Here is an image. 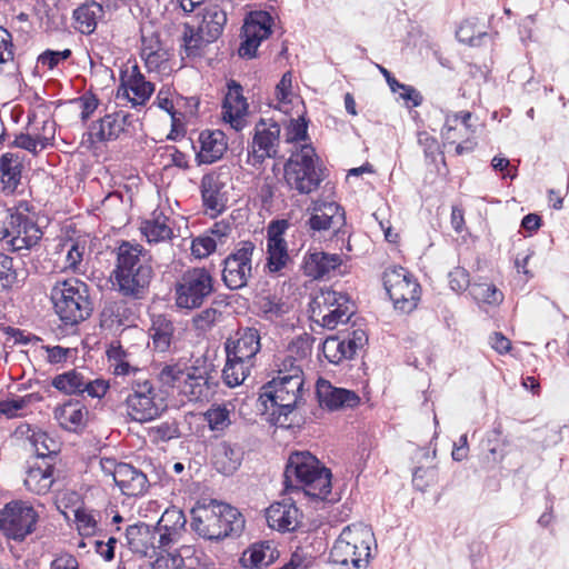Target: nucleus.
<instances>
[{
    "label": "nucleus",
    "mask_w": 569,
    "mask_h": 569,
    "mask_svg": "<svg viewBox=\"0 0 569 569\" xmlns=\"http://www.w3.org/2000/svg\"><path fill=\"white\" fill-rule=\"evenodd\" d=\"M303 385V372L299 368H293L291 375L273 378L261 387L257 411L271 426L289 428V415L302 400Z\"/></svg>",
    "instance_id": "f257e3e1"
},
{
    "label": "nucleus",
    "mask_w": 569,
    "mask_h": 569,
    "mask_svg": "<svg viewBox=\"0 0 569 569\" xmlns=\"http://www.w3.org/2000/svg\"><path fill=\"white\" fill-rule=\"evenodd\" d=\"M330 469L309 451H292L283 471L286 492H300L316 500H326L331 492Z\"/></svg>",
    "instance_id": "f03ea898"
},
{
    "label": "nucleus",
    "mask_w": 569,
    "mask_h": 569,
    "mask_svg": "<svg viewBox=\"0 0 569 569\" xmlns=\"http://www.w3.org/2000/svg\"><path fill=\"white\" fill-rule=\"evenodd\" d=\"M244 526L246 519L237 508L216 499L198 501L191 509L190 527L206 540L237 538L244 530Z\"/></svg>",
    "instance_id": "7ed1b4c3"
},
{
    "label": "nucleus",
    "mask_w": 569,
    "mask_h": 569,
    "mask_svg": "<svg viewBox=\"0 0 569 569\" xmlns=\"http://www.w3.org/2000/svg\"><path fill=\"white\" fill-rule=\"evenodd\" d=\"M29 203L19 201L14 207L0 204V241H6L9 251L30 250L42 238V231L27 214Z\"/></svg>",
    "instance_id": "20e7f679"
},
{
    "label": "nucleus",
    "mask_w": 569,
    "mask_h": 569,
    "mask_svg": "<svg viewBox=\"0 0 569 569\" xmlns=\"http://www.w3.org/2000/svg\"><path fill=\"white\" fill-rule=\"evenodd\" d=\"M320 159L311 144H303L292 152L284 164V179L291 189L308 194L319 188L323 180Z\"/></svg>",
    "instance_id": "39448f33"
},
{
    "label": "nucleus",
    "mask_w": 569,
    "mask_h": 569,
    "mask_svg": "<svg viewBox=\"0 0 569 569\" xmlns=\"http://www.w3.org/2000/svg\"><path fill=\"white\" fill-rule=\"evenodd\" d=\"M143 247L122 240L116 248L117 263L112 271L118 284H150L153 270L146 259Z\"/></svg>",
    "instance_id": "423d86ee"
},
{
    "label": "nucleus",
    "mask_w": 569,
    "mask_h": 569,
    "mask_svg": "<svg viewBox=\"0 0 569 569\" xmlns=\"http://www.w3.org/2000/svg\"><path fill=\"white\" fill-rule=\"evenodd\" d=\"M371 536L365 529H351L347 526L335 541L329 558L333 563L347 566L349 561L356 569H365L370 557L367 537Z\"/></svg>",
    "instance_id": "0eeeda50"
},
{
    "label": "nucleus",
    "mask_w": 569,
    "mask_h": 569,
    "mask_svg": "<svg viewBox=\"0 0 569 569\" xmlns=\"http://www.w3.org/2000/svg\"><path fill=\"white\" fill-rule=\"evenodd\" d=\"M116 289L122 297L119 300H110L104 303V307L100 315L101 327L112 330L114 326H133L137 316L136 303L130 302L131 300L144 299L148 293L149 287H111Z\"/></svg>",
    "instance_id": "6e6552de"
},
{
    "label": "nucleus",
    "mask_w": 569,
    "mask_h": 569,
    "mask_svg": "<svg viewBox=\"0 0 569 569\" xmlns=\"http://www.w3.org/2000/svg\"><path fill=\"white\" fill-rule=\"evenodd\" d=\"M138 118L124 110H118L104 114L102 118L89 124L87 141L90 146L116 141L123 137H132L136 133Z\"/></svg>",
    "instance_id": "1a4fd4ad"
},
{
    "label": "nucleus",
    "mask_w": 569,
    "mask_h": 569,
    "mask_svg": "<svg viewBox=\"0 0 569 569\" xmlns=\"http://www.w3.org/2000/svg\"><path fill=\"white\" fill-rule=\"evenodd\" d=\"M38 517L34 508L28 502L10 501L0 509V530L8 538L22 541L34 531Z\"/></svg>",
    "instance_id": "9d476101"
},
{
    "label": "nucleus",
    "mask_w": 569,
    "mask_h": 569,
    "mask_svg": "<svg viewBox=\"0 0 569 569\" xmlns=\"http://www.w3.org/2000/svg\"><path fill=\"white\" fill-rule=\"evenodd\" d=\"M89 287H63L61 297L54 300V309L64 326H77L89 318L93 311V302L89 298Z\"/></svg>",
    "instance_id": "9b49d317"
},
{
    "label": "nucleus",
    "mask_w": 569,
    "mask_h": 569,
    "mask_svg": "<svg viewBox=\"0 0 569 569\" xmlns=\"http://www.w3.org/2000/svg\"><path fill=\"white\" fill-rule=\"evenodd\" d=\"M184 369L187 378L181 387V392L193 401L209 400L218 386L211 376V372L214 371V365L203 355L197 357L192 365Z\"/></svg>",
    "instance_id": "f8f14e48"
},
{
    "label": "nucleus",
    "mask_w": 569,
    "mask_h": 569,
    "mask_svg": "<svg viewBox=\"0 0 569 569\" xmlns=\"http://www.w3.org/2000/svg\"><path fill=\"white\" fill-rule=\"evenodd\" d=\"M128 415L138 422L156 419L166 409L162 398H158L150 381L138 382L126 398Z\"/></svg>",
    "instance_id": "ddd939ff"
},
{
    "label": "nucleus",
    "mask_w": 569,
    "mask_h": 569,
    "mask_svg": "<svg viewBox=\"0 0 569 569\" xmlns=\"http://www.w3.org/2000/svg\"><path fill=\"white\" fill-rule=\"evenodd\" d=\"M247 98L243 96V87L236 80L227 81L221 116L226 123H229L234 131H241L247 126Z\"/></svg>",
    "instance_id": "4468645a"
},
{
    "label": "nucleus",
    "mask_w": 569,
    "mask_h": 569,
    "mask_svg": "<svg viewBox=\"0 0 569 569\" xmlns=\"http://www.w3.org/2000/svg\"><path fill=\"white\" fill-rule=\"evenodd\" d=\"M313 231H328L333 229V236L339 238L346 236L342 227L346 224L343 208L337 202L317 201L312 207V213L307 221Z\"/></svg>",
    "instance_id": "2eb2a0df"
},
{
    "label": "nucleus",
    "mask_w": 569,
    "mask_h": 569,
    "mask_svg": "<svg viewBox=\"0 0 569 569\" xmlns=\"http://www.w3.org/2000/svg\"><path fill=\"white\" fill-rule=\"evenodd\" d=\"M254 129V136L251 141L253 166L262 163L264 159L273 158L277 154L280 126L272 120L260 119Z\"/></svg>",
    "instance_id": "dca6fc26"
},
{
    "label": "nucleus",
    "mask_w": 569,
    "mask_h": 569,
    "mask_svg": "<svg viewBox=\"0 0 569 569\" xmlns=\"http://www.w3.org/2000/svg\"><path fill=\"white\" fill-rule=\"evenodd\" d=\"M316 397L319 405L329 411L353 409L360 403V397L356 391L335 387L325 378H319L316 382Z\"/></svg>",
    "instance_id": "f3484780"
},
{
    "label": "nucleus",
    "mask_w": 569,
    "mask_h": 569,
    "mask_svg": "<svg viewBox=\"0 0 569 569\" xmlns=\"http://www.w3.org/2000/svg\"><path fill=\"white\" fill-rule=\"evenodd\" d=\"M104 463L113 467L112 477L121 492L128 497H138L147 492L149 481L141 470L127 462L106 459Z\"/></svg>",
    "instance_id": "a211bd4d"
},
{
    "label": "nucleus",
    "mask_w": 569,
    "mask_h": 569,
    "mask_svg": "<svg viewBox=\"0 0 569 569\" xmlns=\"http://www.w3.org/2000/svg\"><path fill=\"white\" fill-rule=\"evenodd\" d=\"M342 259L338 253L316 251L305 257L303 272L315 280L327 281L331 276L341 274Z\"/></svg>",
    "instance_id": "6ab92c4d"
},
{
    "label": "nucleus",
    "mask_w": 569,
    "mask_h": 569,
    "mask_svg": "<svg viewBox=\"0 0 569 569\" xmlns=\"http://www.w3.org/2000/svg\"><path fill=\"white\" fill-rule=\"evenodd\" d=\"M226 183L217 172L206 173L201 179L200 191L206 213L217 217L226 209Z\"/></svg>",
    "instance_id": "aec40b11"
},
{
    "label": "nucleus",
    "mask_w": 569,
    "mask_h": 569,
    "mask_svg": "<svg viewBox=\"0 0 569 569\" xmlns=\"http://www.w3.org/2000/svg\"><path fill=\"white\" fill-rule=\"evenodd\" d=\"M120 81L118 96L120 90L123 89V94L128 97L132 106L144 104L154 90L153 83L146 80L138 66H132L130 70L121 71Z\"/></svg>",
    "instance_id": "412c9836"
},
{
    "label": "nucleus",
    "mask_w": 569,
    "mask_h": 569,
    "mask_svg": "<svg viewBox=\"0 0 569 569\" xmlns=\"http://www.w3.org/2000/svg\"><path fill=\"white\" fill-rule=\"evenodd\" d=\"M157 535L158 528L144 522L129 526L126 530L129 549L140 557H153L157 553Z\"/></svg>",
    "instance_id": "4be33fe9"
},
{
    "label": "nucleus",
    "mask_w": 569,
    "mask_h": 569,
    "mask_svg": "<svg viewBox=\"0 0 569 569\" xmlns=\"http://www.w3.org/2000/svg\"><path fill=\"white\" fill-rule=\"evenodd\" d=\"M192 22L200 33L208 37V40L216 41L223 31L227 23V13L218 4H206L194 16Z\"/></svg>",
    "instance_id": "5701e85b"
},
{
    "label": "nucleus",
    "mask_w": 569,
    "mask_h": 569,
    "mask_svg": "<svg viewBox=\"0 0 569 569\" xmlns=\"http://www.w3.org/2000/svg\"><path fill=\"white\" fill-rule=\"evenodd\" d=\"M23 159L20 152H6L0 157V181L6 194L14 193L20 184Z\"/></svg>",
    "instance_id": "b1692460"
},
{
    "label": "nucleus",
    "mask_w": 569,
    "mask_h": 569,
    "mask_svg": "<svg viewBox=\"0 0 569 569\" xmlns=\"http://www.w3.org/2000/svg\"><path fill=\"white\" fill-rule=\"evenodd\" d=\"M200 150L197 152L199 163H213L220 160L227 150L226 134L221 130H203L199 134Z\"/></svg>",
    "instance_id": "393cba45"
},
{
    "label": "nucleus",
    "mask_w": 569,
    "mask_h": 569,
    "mask_svg": "<svg viewBox=\"0 0 569 569\" xmlns=\"http://www.w3.org/2000/svg\"><path fill=\"white\" fill-rule=\"evenodd\" d=\"M299 509L295 503L276 502L266 510V520L270 528L282 532L297 529Z\"/></svg>",
    "instance_id": "a878e982"
},
{
    "label": "nucleus",
    "mask_w": 569,
    "mask_h": 569,
    "mask_svg": "<svg viewBox=\"0 0 569 569\" xmlns=\"http://www.w3.org/2000/svg\"><path fill=\"white\" fill-rule=\"evenodd\" d=\"M244 452L237 443L221 442L213 455V465L218 472L224 476L233 475L243 460Z\"/></svg>",
    "instance_id": "bb28decb"
},
{
    "label": "nucleus",
    "mask_w": 569,
    "mask_h": 569,
    "mask_svg": "<svg viewBox=\"0 0 569 569\" xmlns=\"http://www.w3.org/2000/svg\"><path fill=\"white\" fill-rule=\"evenodd\" d=\"M104 16V9L101 3L88 1L77 7L72 12L74 29L86 36L92 34L98 21Z\"/></svg>",
    "instance_id": "cd10ccee"
},
{
    "label": "nucleus",
    "mask_w": 569,
    "mask_h": 569,
    "mask_svg": "<svg viewBox=\"0 0 569 569\" xmlns=\"http://www.w3.org/2000/svg\"><path fill=\"white\" fill-rule=\"evenodd\" d=\"M53 415L61 428L76 432L84 428V417L88 415V410L80 401L69 400L57 407Z\"/></svg>",
    "instance_id": "c85d7f7f"
},
{
    "label": "nucleus",
    "mask_w": 569,
    "mask_h": 569,
    "mask_svg": "<svg viewBox=\"0 0 569 569\" xmlns=\"http://www.w3.org/2000/svg\"><path fill=\"white\" fill-rule=\"evenodd\" d=\"M246 270L249 271V248H241L224 259L222 280L224 284H247Z\"/></svg>",
    "instance_id": "c756f323"
},
{
    "label": "nucleus",
    "mask_w": 569,
    "mask_h": 569,
    "mask_svg": "<svg viewBox=\"0 0 569 569\" xmlns=\"http://www.w3.org/2000/svg\"><path fill=\"white\" fill-rule=\"evenodd\" d=\"M273 26L270 12L251 9V59L257 57L260 43L271 36Z\"/></svg>",
    "instance_id": "7c9ffc66"
},
{
    "label": "nucleus",
    "mask_w": 569,
    "mask_h": 569,
    "mask_svg": "<svg viewBox=\"0 0 569 569\" xmlns=\"http://www.w3.org/2000/svg\"><path fill=\"white\" fill-rule=\"evenodd\" d=\"M329 343H337L336 349L340 353V358L352 359L357 353V350L363 348L368 343V336L362 329H353L341 340H339L338 337H328L323 341V348Z\"/></svg>",
    "instance_id": "2f4dec72"
},
{
    "label": "nucleus",
    "mask_w": 569,
    "mask_h": 569,
    "mask_svg": "<svg viewBox=\"0 0 569 569\" xmlns=\"http://www.w3.org/2000/svg\"><path fill=\"white\" fill-rule=\"evenodd\" d=\"M173 331V323L166 316L159 315L153 317L149 329L153 349L160 352L167 351L171 345Z\"/></svg>",
    "instance_id": "473e14b6"
},
{
    "label": "nucleus",
    "mask_w": 569,
    "mask_h": 569,
    "mask_svg": "<svg viewBox=\"0 0 569 569\" xmlns=\"http://www.w3.org/2000/svg\"><path fill=\"white\" fill-rule=\"evenodd\" d=\"M291 309V305L276 295H267L257 297L254 300V309L252 312L261 315L267 320H273L287 315Z\"/></svg>",
    "instance_id": "72a5a7b5"
},
{
    "label": "nucleus",
    "mask_w": 569,
    "mask_h": 569,
    "mask_svg": "<svg viewBox=\"0 0 569 569\" xmlns=\"http://www.w3.org/2000/svg\"><path fill=\"white\" fill-rule=\"evenodd\" d=\"M279 556L280 552L272 540L251 543V569L267 568L274 563Z\"/></svg>",
    "instance_id": "f704fd0d"
},
{
    "label": "nucleus",
    "mask_w": 569,
    "mask_h": 569,
    "mask_svg": "<svg viewBox=\"0 0 569 569\" xmlns=\"http://www.w3.org/2000/svg\"><path fill=\"white\" fill-rule=\"evenodd\" d=\"M213 290L214 287H176V303L179 308H198Z\"/></svg>",
    "instance_id": "c9c22d12"
},
{
    "label": "nucleus",
    "mask_w": 569,
    "mask_h": 569,
    "mask_svg": "<svg viewBox=\"0 0 569 569\" xmlns=\"http://www.w3.org/2000/svg\"><path fill=\"white\" fill-rule=\"evenodd\" d=\"M141 42L140 56L149 68H158L167 60V51L162 48L159 36H142Z\"/></svg>",
    "instance_id": "e433bc0d"
},
{
    "label": "nucleus",
    "mask_w": 569,
    "mask_h": 569,
    "mask_svg": "<svg viewBox=\"0 0 569 569\" xmlns=\"http://www.w3.org/2000/svg\"><path fill=\"white\" fill-rule=\"evenodd\" d=\"M183 28L182 39L186 56L189 58L200 57L203 49L213 41L208 40L207 36L200 33L193 23L186 22Z\"/></svg>",
    "instance_id": "4c0bfd02"
},
{
    "label": "nucleus",
    "mask_w": 569,
    "mask_h": 569,
    "mask_svg": "<svg viewBox=\"0 0 569 569\" xmlns=\"http://www.w3.org/2000/svg\"><path fill=\"white\" fill-rule=\"evenodd\" d=\"M249 327L240 328L236 338L230 337L224 343L227 358L233 361H246L249 359Z\"/></svg>",
    "instance_id": "58836bf2"
},
{
    "label": "nucleus",
    "mask_w": 569,
    "mask_h": 569,
    "mask_svg": "<svg viewBox=\"0 0 569 569\" xmlns=\"http://www.w3.org/2000/svg\"><path fill=\"white\" fill-rule=\"evenodd\" d=\"M28 439L34 448L37 460L54 462L56 456L58 455L56 442L47 432L32 430Z\"/></svg>",
    "instance_id": "ea45409f"
},
{
    "label": "nucleus",
    "mask_w": 569,
    "mask_h": 569,
    "mask_svg": "<svg viewBox=\"0 0 569 569\" xmlns=\"http://www.w3.org/2000/svg\"><path fill=\"white\" fill-rule=\"evenodd\" d=\"M84 377L76 369L57 375L51 386L64 395H81Z\"/></svg>",
    "instance_id": "a19ab883"
},
{
    "label": "nucleus",
    "mask_w": 569,
    "mask_h": 569,
    "mask_svg": "<svg viewBox=\"0 0 569 569\" xmlns=\"http://www.w3.org/2000/svg\"><path fill=\"white\" fill-rule=\"evenodd\" d=\"M190 553L191 548L188 546H181L172 552H157L152 569H182L184 567V558H188Z\"/></svg>",
    "instance_id": "79ce46f5"
},
{
    "label": "nucleus",
    "mask_w": 569,
    "mask_h": 569,
    "mask_svg": "<svg viewBox=\"0 0 569 569\" xmlns=\"http://www.w3.org/2000/svg\"><path fill=\"white\" fill-rule=\"evenodd\" d=\"M27 478L24 480V485L28 488H31L32 481H48V483L42 485V488H49L52 483V476L54 471V462L52 461H43L38 462L34 458V461L31 463L28 462Z\"/></svg>",
    "instance_id": "37998d69"
},
{
    "label": "nucleus",
    "mask_w": 569,
    "mask_h": 569,
    "mask_svg": "<svg viewBox=\"0 0 569 569\" xmlns=\"http://www.w3.org/2000/svg\"><path fill=\"white\" fill-rule=\"evenodd\" d=\"M355 313V302L351 299H345V301L338 303V307L322 316L320 326L332 330L339 322H349Z\"/></svg>",
    "instance_id": "c03bdc74"
},
{
    "label": "nucleus",
    "mask_w": 569,
    "mask_h": 569,
    "mask_svg": "<svg viewBox=\"0 0 569 569\" xmlns=\"http://www.w3.org/2000/svg\"><path fill=\"white\" fill-rule=\"evenodd\" d=\"M142 232L149 242H159L170 239L171 228L167 224V217L160 213L153 220H148L142 227Z\"/></svg>",
    "instance_id": "a18cd8bd"
},
{
    "label": "nucleus",
    "mask_w": 569,
    "mask_h": 569,
    "mask_svg": "<svg viewBox=\"0 0 569 569\" xmlns=\"http://www.w3.org/2000/svg\"><path fill=\"white\" fill-rule=\"evenodd\" d=\"M268 263L271 272L279 271L284 267L288 259L287 244L283 238H268Z\"/></svg>",
    "instance_id": "49530a36"
},
{
    "label": "nucleus",
    "mask_w": 569,
    "mask_h": 569,
    "mask_svg": "<svg viewBox=\"0 0 569 569\" xmlns=\"http://www.w3.org/2000/svg\"><path fill=\"white\" fill-rule=\"evenodd\" d=\"M345 299L351 298L347 293L333 290V287H320V292L312 297L310 301L311 318L315 317L316 309H320L321 306L338 307V303L345 301Z\"/></svg>",
    "instance_id": "de8ad7c7"
},
{
    "label": "nucleus",
    "mask_w": 569,
    "mask_h": 569,
    "mask_svg": "<svg viewBox=\"0 0 569 569\" xmlns=\"http://www.w3.org/2000/svg\"><path fill=\"white\" fill-rule=\"evenodd\" d=\"M471 119V112L469 111H463V112H457V113H453L452 116H448L447 119H446V123L442 128V137L451 142V143H455L456 142V134L455 132L457 131V123L458 121L461 122V126H462V129H460V131L463 130V133H468L469 130H470V121Z\"/></svg>",
    "instance_id": "09e8293b"
},
{
    "label": "nucleus",
    "mask_w": 569,
    "mask_h": 569,
    "mask_svg": "<svg viewBox=\"0 0 569 569\" xmlns=\"http://www.w3.org/2000/svg\"><path fill=\"white\" fill-rule=\"evenodd\" d=\"M186 523L187 517L183 511L177 507H171L163 512L157 525L163 528V530H172L180 533L184 529Z\"/></svg>",
    "instance_id": "8fccbe9b"
},
{
    "label": "nucleus",
    "mask_w": 569,
    "mask_h": 569,
    "mask_svg": "<svg viewBox=\"0 0 569 569\" xmlns=\"http://www.w3.org/2000/svg\"><path fill=\"white\" fill-rule=\"evenodd\" d=\"M247 378L244 361H233L227 358L222 370V379L228 387L241 385Z\"/></svg>",
    "instance_id": "3c124183"
},
{
    "label": "nucleus",
    "mask_w": 569,
    "mask_h": 569,
    "mask_svg": "<svg viewBox=\"0 0 569 569\" xmlns=\"http://www.w3.org/2000/svg\"><path fill=\"white\" fill-rule=\"evenodd\" d=\"M187 375L186 369L182 368L179 363L176 365H167L159 372V380L162 385L168 387H181L184 385Z\"/></svg>",
    "instance_id": "603ef678"
},
{
    "label": "nucleus",
    "mask_w": 569,
    "mask_h": 569,
    "mask_svg": "<svg viewBox=\"0 0 569 569\" xmlns=\"http://www.w3.org/2000/svg\"><path fill=\"white\" fill-rule=\"evenodd\" d=\"M74 520L77 529L81 536H94L98 532V522L92 511L86 508H78L74 510Z\"/></svg>",
    "instance_id": "864d4df0"
},
{
    "label": "nucleus",
    "mask_w": 569,
    "mask_h": 569,
    "mask_svg": "<svg viewBox=\"0 0 569 569\" xmlns=\"http://www.w3.org/2000/svg\"><path fill=\"white\" fill-rule=\"evenodd\" d=\"M204 420L212 431H222L231 422L229 410L221 406L208 409L204 412Z\"/></svg>",
    "instance_id": "5fc2aeb1"
},
{
    "label": "nucleus",
    "mask_w": 569,
    "mask_h": 569,
    "mask_svg": "<svg viewBox=\"0 0 569 569\" xmlns=\"http://www.w3.org/2000/svg\"><path fill=\"white\" fill-rule=\"evenodd\" d=\"M72 56L71 49H64L61 51L47 49L42 53L38 56L37 62L42 67L48 68L49 70H53L61 62L70 59Z\"/></svg>",
    "instance_id": "6e6d98bb"
},
{
    "label": "nucleus",
    "mask_w": 569,
    "mask_h": 569,
    "mask_svg": "<svg viewBox=\"0 0 569 569\" xmlns=\"http://www.w3.org/2000/svg\"><path fill=\"white\" fill-rule=\"evenodd\" d=\"M470 295L477 303L498 305L503 300V293L498 287H472Z\"/></svg>",
    "instance_id": "4d7b16f0"
},
{
    "label": "nucleus",
    "mask_w": 569,
    "mask_h": 569,
    "mask_svg": "<svg viewBox=\"0 0 569 569\" xmlns=\"http://www.w3.org/2000/svg\"><path fill=\"white\" fill-rule=\"evenodd\" d=\"M39 144L41 149H44L48 146V138H34L29 133H20L16 136V139L9 146L37 154Z\"/></svg>",
    "instance_id": "13d9d810"
},
{
    "label": "nucleus",
    "mask_w": 569,
    "mask_h": 569,
    "mask_svg": "<svg viewBox=\"0 0 569 569\" xmlns=\"http://www.w3.org/2000/svg\"><path fill=\"white\" fill-rule=\"evenodd\" d=\"M412 274L401 266H389L382 274V284H410Z\"/></svg>",
    "instance_id": "bf43d9fd"
},
{
    "label": "nucleus",
    "mask_w": 569,
    "mask_h": 569,
    "mask_svg": "<svg viewBox=\"0 0 569 569\" xmlns=\"http://www.w3.org/2000/svg\"><path fill=\"white\" fill-rule=\"evenodd\" d=\"M218 315L219 312L213 308H208L197 313L192 319L194 329L201 333L209 331L214 325Z\"/></svg>",
    "instance_id": "052dcab7"
},
{
    "label": "nucleus",
    "mask_w": 569,
    "mask_h": 569,
    "mask_svg": "<svg viewBox=\"0 0 569 569\" xmlns=\"http://www.w3.org/2000/svg\"><path fill=\"white\" fill-rule=\"evenodd\" d=\"M217 243L212 237L203 236L192 240L191 253L196 258H206L216 250Z\"/></svg>",
    "instance_id": "680f3d73"
},
{
    "label": "nucleus",
    "mask_w": 569,
    "mask_h": 569,
    "mask_svg": "<svg viewBox=\"0 0 569 569\" xmlns=\"http://www.w3.org/2000/svg\"><path fill=\"white\" fill-rule=\"evenodd\" d=\"M151 432L161 441H169L180 437V429L176 421L161 422L160 425L152 427Z\"/></svg>",
    "instance_id": "e2e57ef3"
},
{
    "label": "nucleus",
    "mask_w": 569,
    "mask_h": 569,
    "mask_svg": "<svg viewBox=\"0 0 569 569\" xmlns=\"http://www.w3.org/2000/svg\"><path fill=\"white\" fill-rule=\"evenodd\" d=\"M14 58V44L12 34L0 26V64L12 61Z\"/></svg>",
    "instance_id": "0e129e2a"
},
{
    "label": "nucleus",
    "mask_w": 569,
    "mask_h": 569,
    "mask_svg": "<svg viewBox=\"0 0 569 569\" xmlns=\"http://www.w3.org/2000/svg\"><path fill=\"white\" fill-rule=\"evenodd\" d=\"M71 102H78L81 107V114L80 119L82 122H86L91 114L97 110L99 106V99L96 94L91 92H87L82 94L81 97L73 99Z\"/></svg>",
    "instance_id": "69168bd1"
},
{
    "label": "nucleus",
    "mask_w": 569,
    "mask_h": 569,
    "mask_svg": "<svg viewBox=\"0 0 569 569\" xmlns=\"http://www.w3.org/2000/svg\"><path fill=\"white\" fill-rule=\"evenodd\" d=\"M396 287H385L386 293L389 296L390 300L393 302V307L397 310H400L405 313H410L416 309L415 302L407 297L405 293H397L393 291Z\"/></svg>",
    "instance_id": "338daca9"
},
{
    "label": "nucleus",
    "mask_w": 569,
    "mask_h": 569,
    "mask_svg": "<svg viewBox=\"0 0 569 569\" xmlns=\"http://www.w3.org/2000/svg\"><path fill=\"white\" fill-rule=\"evenodd\" d=\"M84 247H80L74 242L69 249L66 258L67 269L72 270L74 273H82L81 262L83 258Z\"/></svg>",
    "instance_id": "774afa93"
}]
</instances>
